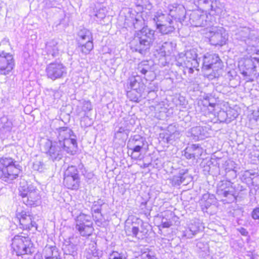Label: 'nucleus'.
I'll list each match as a JSON object with an SVG mask.
<instances>
[{
    "mask_svg": "<svg viewBox=\"0 0 259 259\" xmlns=\"http://www.w3.org/2000/svg\"><path fill=\"white\" fill-rule=\"evenodd\" d=\"M154 31L148 27H144L130 42V47L133 51L145 55L154 40Z\"/></svg>",
    "mask_w": 259,
    "mask_h": 259,
    "instance_id": "nucleus-1",
    "label": "nucleus"
},
{
    "mask_svg": "<svg viewBox=\"0 0 259 259\" xmlns=\"http://www.w3.org/2000/svg\"><path fill=\"white\" fill-rule=\"evenodd\" d=\"M22 172V167L11 157L0 158V179L8 182L17 179Z\"/></svg>",
    "mask_w": 259,
    "mask_h": 259,
    "instance_id": "nucleus-2",
    "label": "nucleus"
},
{
    "mask_svg": "<svg viewBox=\"0 0 259 259\" xmlns=\"http://www.w3.org/2000/svg\"><path fill=\"white\" fill-rule=\"evenodd\" d=\"M10 247L12 253L18 256L31 255L34 252V244L31 238L23 236L22 233L14 236Z\"/></svg>",
    "mask_w": 259,
    "mask_h": 259,
    "instance_id": "nucleus-3",
    "label": "nucleus"
},
{
    "mask_svg": "<svg viewBox=\"0 0 259 259\" xmlns=\"http://www.w3.org/2000/svg\"><path fill=\"white\" fill-rule=\"evenodd\" d=\"M137 73L138 74L137 76H132L129 78L127 83V89L143 92L145 86L144 83L141 82L140 76L144 75V77L146 80L149 79L146 77L147 74L150 75L152 73L149 62L144 61L139 63L137 68Z\"/></svg>",
    "mask_w": 259,
    "mask_h": 259,
    "instance_id": "nucleus-4",
    "label": "nucleus"
},
{
    "mask_svg": "<svg viewBox=\"0 0 259 259\" xmlns=\"http://www.w3.org/2000/svg\"><path fill=\"white\" fill-rule=\"evenodd\" d=\"M223 67V62L218 55L207 54L204 55L202 69L205 71L212 70V72L207 74L209 79L219 77L222 72Z\"/></svg>",
    "mask_w": 259,
    "mask_h": 259,
    "instance_id": "nucleus-5",
    "label": "nucleus"
},
{
    "mask_svg": "<svg viewBox=\"0 0 259 259\" xmlns=\"http://www.w3.org/2000/svg\"><path fill=\"white\" fill-rule=\"evenodd\" d=\"M189 22L193 26L204 27L207 29L215 24V19L212 15L196 10L190 13Z\"/></svg>",
    "mask_w": 259,
    "mask_h": 259,
    "instance_id": "nucleus-6",
    "label": "nucleus"
},
{
    "mask_svg": "<svg viewBox=\"0 0 259 259\" xmlns=\"http://www.w3.org/2000/svg\"><path fill=\"white\" fill-rule=\"evenodd\" d=\"M259 62L258 57L242 58L238 61V67L240 73L246 77L247 81L254 80L253 75L256 71V64Z\"/></svg>",
    "mask_w": 259,
    "mask_h": 259,
    "instance_id": "nucleus-7",
    "label": "nucleus"
},
{
    "mask_svg": "<svg viewBox=\"0 0 259 259\" xmlns=\"http://www.w3.org/2000/svg\"><path fill=\"white\" fill-rule=\"evenodd\" d=\"M63 184L69 189L77 190L80 185V176L77 167L74 165L69 166L65 170Z\"/></svg>",
    "mask_w": 259,
    "mask_h": 259,
    "instance_id": "nucleus-8",
    "label": "nucleus"
},
{
    "mask_svg": "<svg viewBox=\"0 0 259 259\" xmlns=\"http://www.w3.org/2000/svg\"><path fill=\"white\" fill-rule=\"evenodd\" d=\"M207 30L209 34V41L210 44L213 46H222L226 44L227 37L225 29L222 27L211 26Z\"/></svg>",
    "mask_w": 259,
    "mask_h": 259,
    "instance_id": "nucleus-9",
    "label": "nucleus"
},
{
    "mask_svg": "<svg viewBox=\"0 0 259 259\" xmlns=\"http://www.w3.org/2000/svg\"><path fill=\"white\" fill-rule=\"evenodd\" d=\"M46 73L48 78L55 80L65 75L67 73V69L62 63L56 61L47 65Z\"/></svg>",
    "mask_w": 259,
    "mask_h": 259,
    "instance_id": "nucleus-10",
    "label": "nucleus"
},
{
    "mask_svg": "<svg viewBox=\"0 0 259 259\" xmlns=\"http://www.w3.org/2000/svg\"><path fill=\"white\" fill-rule=\"evenodd\" d=\"M16 218L19 222L20 228L23 230H30L33 227L37 229V226L34 219L32 214L28 212L22 210L17 212Z\"/></svg>",
    "mask_w": 259,
    "mask_h": 259,
    "instance_id": "nucleus-11",
    "label": "nucleus"
},
{
    "mask_svg": "<svg viewBox=\"0 0 259 259\" xmlns=\"http://www.w3.org/2000/svg\"><path fill=\"white\" fill-rule=\"evenodd\" d=\"M14 66L13 56L10 53L2 51L0 53V74H8L13 70Z\"/></svg>",
    "mask_w": 259,
    "mask_h": 259,
    "instance_id": "nucleus-12",
    "label": "nucleus"
},
{
    "mask_svg": "<svg viewBox=\"0 0 259 259\" xmlns=\"http://www.w3.org/2000/svg\"><path fill=\"white\" fill-rule=\"evenodd\" d=\"M58 132L60 146H66L70 144L76 146V136L70 128L64 127H60Z\"/></svg>",
    "mask_w": 259,
    "mask_h": 259,
    "instance_id": "nucleus-13",
    "label": "nucleus"
},
{
    "mask_svg": "<svg viewBox=\"0 0 259 259\" xmlns=\"http://www.w3.org/2000/svg\"><path fill=\"white\" fill-rule=\"evenodd\" d=\"M79 224L76 225V228L80 234L82 236H91L94 230L92 223L89 220L90 217L87 214L79 215Z\"/></svg>",
    "mask_w": 259,
    "mask_h": 259,
    "instance_id": "nucleus-14",
    "label": "nucleus"
},
{
    "mask_svg": "<svg viewBox=\"0 0 259 259\" xmlns=\"http://www.w3.org/2000/svg\"><path fill=\"white\" fill-rule=\"evenodd\" d=\"M176 44L172 42H165L158 50V54L160 58L159 59V63L162 66H165L168 63L167 58L172 54L175 48Z\"/></svg>",
    "mask_w": 259,
    "mask_h": 259,
    "instance_id": "nucleus-15",
    "label": "nucleus"
},
{
    "mask_svg": "<svg viewBox=\"0 0 259 259\" xmlns=\"http://www.w3.org/2000/svg\"><path fill=\"white\" fill-rule=\"evenodd\" d=\"M184 61L189 62L194 65H198L197 54L195 49L188 50L185 54H179L177 58L176 64L179 67L183 66Z\"/></svg>",
    "mask_w": 259,
    "mask_h": 259,
    "instance_id": "nucleus-16",
    "label": "nucleus"
},
{
    "mask_svg": "<svg viewBox=\"0 0 259 259\" xmlns=\"http://www.w3.org/2000/svg\"><path fill=\"white\" fill-rule=\"evenodd\" d=\"M207 130V127L206 126H197L189 130L187 132L186 135L191 140L196 142L203 140L208 136Z\"/></svg>",
    "mask_w": 259,
    "mask_h": 259,
    "instance_id": "nucleus-17",
    "label": "nucleus"
},
{
    "mask_svg": "<svg viewBox=\"0 0 259 259\" xmlns=\"http://www.w3.org/2000/svg\"><path fill=\"white\" fill-rule=\"evenodd\" d=\"M46 49L48 55L56 57L63 51L64 44L61 40L52 39L46 43Z\"/></svg>",
    "mask_w": 259,
    "mask_h": 259,
    "instance_id": "nucleus-18",
    "label": "nucleus"
},
{
    "mask_svg": "<svg viewBox=\"0 0 259 259\" xmlns=\"http://www.w3.org/2000/svg\"><path fill=\"white\" fill-rule=\"evenodd\" d=\"M170 17H175L179 20H184L185 18L186 10L183 5L175 3L169 5L168 7Z\"/></svg>",
    "mask_w": 259,
    "mask_h": 259,
    "instance_id": "nucleus-19",
    "label": "nucleus"
},
{
    "mask_svg": "<svg viewBox=\"0 0 259 259\" xmlns=\"http://www.w3.org/2000/svg\"><path fill=\"white\" fill-rule=\"evenodd\" d=\"M12 127V121L7 116H3L0 118V135L9 133Z\"/></svg>",
    "mask_w": 259,
    "mask_h": 259,
    "instance_id": "nucleus-20",
    "label": "nucleus"
},
{
    "mask_svg": "<svg viewBox=\"0 0 259 259\" xmlns=\"http://www.w3.org/2000/svg\"><path fill=\"white\" fill-rule=\"evenodd\" d=\"M153 20L157 27L162 24L167 23V22H171L172 19L169 14H164L161 10H159L155 13Z\"/></svg>",
    "mask_w": 259,
    "mask_h": 259,
    "instance_id": "nucleus-21",
    "label": "nucleus"
},
{
    "mask_svg": "<svg viewBox=\"0 0 259 259\" xmlns=\"http://www.w3.org/2000/svg\"><path fill=\"white\" fill-rule=\"evenodd\" d=\"M194 4L205 9L208 11H214L217 12L214 5L216 4L215 0H194Z\"/></svg>",
    "mask_w": 259,
    "mask_h": 259,
    "instance_id": "nucleus-22",
    "label": "nucleus"
},
{
    "mask_svg": "<svg viewBox=\"0 0 259 259\" xmlns=\"http://www.w3.org/2000/svg\"><path fill=\"white\" fill-rule=\"evenodd\" d=\"M78 43L92 40V33L89 30L83 28L80 29L77 34Z\"/></svg>",
    "mask_w": 259,
    "mask_h": 259,
    "instance_id": "nucleus-23",
    "label": "nucleus"
},
{
    "mask_svg": "<svg viewBox=\"0 0 259 259\" xmlns=\"http://www.w3.org/2000/svg\"><path fill=\"white\" fill-rule=\"evenodd\" d=\"M156 27L162 34H168L175 30L172 20H171V22H167V23L162 24L160 26Z\"/></svg>",
    "mask_w": 259,
    "mask_h": 259,
    "instance_id": "nucleus-24",
    "label": "nucleus"
},
{
    "mask_svg": "<svg viewBox=\"0 0 259 259\" xmlns=\"http://www.w3.org/2000/svg\"><path fill=\"white\" fill-rule=\"evenodd\" d=\"M107 10L105 7L96 8L94 11L93 16L94 19L97 21H100L105 18Z\"/></svg>",
    "mask_w": 259,
    "mask_h": 259,
    "instance_id": "nucleus-25",
    "label": "nucleus"
},
{
    "mask_svg": "<svg viewBox=\"0 0 259 259\" xmlns=\"http://www.w3.org/2000/svg\"><path fill=\"white\" fill-rule=\"evenodd\" d=\"M250 30L248 28L243 27L240 30H238V32L236 34L237 38L240 39L242 41H244L247 44V41L249 39V34Z\"/></svg>",
    "mask_w": 259,
    "mask_h": 259,
    "instance_id": "nucleus-26",
    "label": "nucleus"
},
{
    "mask_svg": "<svg viewBox=\"0 0 259 259\" xmlns=\"http://www.w3.org/2000/svg\"><path fill=\"white\" fill-rule=\"evenodd\" d=\"M78 43L80 47L81 52L87 54L93 49V44L92 40L85 41Z\"/></svg>",
    "mask_w": 259,
    "mask_h": 259,
    "instance_id": "nucleus-27",
    "label": "nucleus"
},
{
    "mask_svg": "<svg viewBox=\"0 0 259 259\" xmlns=\"http://www.w3.org/2000/svg\"><path fill=\"white\" fill-rule=\"evenodd\" d=\"M142 92H143L135 91L134 90L127 91V96L131 101L139 102L140 101Z\"/></svg>",
    "mask_w": 259,
    "mask_h": 259,
    "instance_id": "nucleus-28",
    "label": "nucleus"
},
{
    "mask_svg": "<svg viewBox=\"0 0 259 259\" xmlns=\"http://www.w3.org/2000/svg\"><path fill=\"white\" fill-rule=\"evenodd\" d=\"M198 65H194L193 64H191L189 62H186L184 61L183 63V66H181L183 69V71L184 74H186L188 72L189 74H192L194 72V68H195Z\"/></svg>",
    "mask_w": 259,
    "mask_h": 259,
    "instance_id": "nucleus-29",
    "label": "nucleus"
},
{
    "mask_svg": "<svg viewBox=\"0 0 259 259\" xmlns=\"http://www.w3.org/2000/svg\"><path fill=\"white\" fill-rule=\"evenodd\" d=\"M48 249L49 253L50 255L46 257L45 259H61L60 257L57 256V254H58V249L56 246H50Z\"/></svg>",
    "mask_w": 259,
    "mask_h": 259,
    "instance_id": "nucleus-30",
    "label": "nucleus"
},
{
    "mask_svg": "<svg viewBox=\"0 0 259 259\" xmlns=\"http://www.w3.org/2000/svg\"><path fill=\"white\" fill-rule=\"evenodd\" d=\"M246 51H247L248 54H251V55H256L257 56L259 57V49L255 47L254 46H248Z\"/></svg>",
    "mask_w": 259,
    "mask_h": 259,
    "instance_id": "nucleus-31",
    "label": "nucleus"
},
{
    "mask_svg": "<svg viewBox=\"0 0 259 259\" xmlns=\"http://www.w3.org/2000/svg\"><path fill=\"white\" fill-rule=\"evenodd\" d=\"M92 123L91 119L88 116L83 117L80 120V124L82 126L87 127L91 125Z\"/></svg>",
    "mask_w": 259,
    "mask_h": 259,
    "instance_id": "nucleus-32",
    "label": "nucleus"
},
{
    "mask_svg": "<svg viewBox=\"0 0 259 259\" xmlns=\"http://www.w3.org/2000/svg\"><path fill=\"white\" fill-rule=\"evenodd\" d=\"M146 9L150 10L152 6L149 0H141L140 3L138 5Z\"/></svg>",
    "mask_w": 259,
    "mask_h": 259,
    "instance_id": "nucleus-33",
    "label": "nucleus"
},
{
    "mask_svg": "<svg viewBox=\"0 0 259 259\" xmlns=\"http://www.w3.org/2000/svg\"><path fill=\"white\" fill-rule=\"evenodd\" d=\"M82 110L86 112L89 111L92 109L91 103L89 101H83L82 103Z\"/></svg>",
    "mask_w": 259,
    "mask_h": 259,
    "instance_id": "nucleus-34",
    "label": "nucleus"
},
{
    "mask_svg": "<svg viewBox=\"0 0 259 259\" xmlns=\"http://www.w3.org/2000/svg\"><path fill=\"white\" fill-rule=\"evenodd\" d=\"M251 217L254 220L259 219V207H256L253 209Z\"/></svg>",
    "mask_w": 259,
    "mask_h": 259,
    "instance_id": "nucleus-35",
    "label": "nucleus"
},
{
    "mask_svg": "<svg viewBox=\"0 0 259 259\" xmlns=\"http://www.w3.org/2000/svg\"><path fill=\"white\" fill-rule=\"evenodd\" d=\"M171 225H172L171 222L170 221H166V222H162L161 224L158 226V227L159 229L168 228L170 226H171Z\"/></svg>",
    "mask_w": 259,
    "mask_h": 259,
    "instance_id": "nucleus-36",
    "label": "nucleus"
},
{
    "mask_svg": "<svg viewBox=\"0 0 259 259\" xmlns=\"http://www.w3.org/2000/svg\"><path fill=\"white\" fill-rule=\"evenodd\" d=\"M122 134L123 137L126 138L127 137V132L122 127H120L118 131L115 134V135H117L118 134Z\"/></svg>",
    "mask_w": 259,
    "mask_h": 259,
    "instance_id": "nucleus-37",
    "label": "nucleus"
},
{
    "mask_svg": "<svg viewBox=\"0 0 259 259\" xmlns=\"http://www.w3.org/2000/svg\"><path fill=\"white\" fill-rule=\"evenodd\" d=\"M132 231L133 236L134 237H137L139 232V229L138 227H133L132 228Z\"/></svg>",
    "mask_w": 259,
    "mask_h": 259,
    "instance_id": "nucleus-38",
    "label": "nucleus"
},
{
    "mask_svg": "<svg viewBox=\"0 0 259 259\" xmlns=\"http://www.w3.org/2000/svg\"><path fill=\"white\" fill-rule=\"evenodd\" d=\"M141 147H135L134 148H131L130 150L132 152H139Z\"/></svg>",
    "mask_w": 259,
    "mask_h": 259,
    "instance_id": "nucleus-39",
    "label": "nucleus"
},
{
    "mask_svg": "<svg viewBox=\"0 0 259 259\" xmlns=\"http://www.w3.org/2000/svg\"><path fill=\"white\" fill-rule=\"evenodd\" d=\"M52 0H46V4L49 7H55V4H52V5H50L49 4V2H50Z\"/></svg>",
    "mask_w": 259,
    "mask_h": 259,
    "instance_id": "nucleus-40",
    "label": "nucleus"
},
{
    "mask_svg": "<svg viewBox=\"0 0 259 259\" xmlns=\"http://www.w3.org/2000/svg\"><path fill=\"white\" fill-rule=\"evenodd\" d=\"M219 115H221V116H225L227 115V113H226V112L223 111H220V113H219Z\"/></svg>",
    "mask_w": 259,
    "mask_h": 259,
    "instance_id": "nucleus-41",
    "label": "nucleus"
},
{
    "mask_svg": "<svg viewBox=\"0 0 259 259\" xmlns=\"http://www.w3.org/2000/svg\"><path fill=\"white\" fill-rule=\"evenodd\" d=\"M139 139H141L142 140V138L141 137H140L139 136H135L134 139H133V140H135L136 142V141H139Z\"/></svg>",
    "mask_w": 259,
    "mask_h": 259,
    "instance_id": "nucleus-42",
    "label": "nucleus"
},
{
    "mask_svg": "<svg viewBox=\"0 0 259 259\" xmlns=\"http://www.w3.org/2000/svg\"><path fill=\"white\" fill-rule=\"evenodd\" d=\"M20 195L22 197H25L27 196V194L24 193H21Z\"/></svg>",
    "mask_w": 259,
    "mask_h": 259,
    "instance_id": "nucleus-43",
    "label": "nucleus"
},
{
    "mask_svg": "<svg viewBox=\"0 0 259 259\" xmlns=\"http://www.w3.org/2000/svg\"><path fill=\"white\" fill-rule=\"evenodd\" d=\"M7 43H8V41L7 40H3L0 44V46H1L3 44H5Z\"/></svg>",
    "mask_w": 259,
    "mask_h": 259,
    "instance_id": "nucleus-44",
    "label": "nucleus"
},
{
    "mask_svg": "<svg viewBox=\"0 0 259 259\" xmlns=\"http://www.w3.org/2000/svg\"><path fill=\"white\" fill-rule=\"evenodd\" d=\"M53 93L54 96H55L57 94H59V92L57 91H53Z\"/></svg>",
    "mask_w": 259,
    "mask_h": 259,
    "instance_id": "nucleus-45",
    "label": "nucleus"
},
{
    "mask_svg": "<svg viewBox=\"0 0 259 259\" xmlns=\"http://www.w3.org/2000/svg\"><path fill=\"white\" fill-rule=\"evenodd\" d=\"M228 194H229V192H228V191H225V192H224V195L225 196H227L228 195Z\"/></svg>",
    "mask_w": 259,
    "mask_h": 259,
    "instance_id": "nucleus-46",
    "label": "nucleus"
},
{
    "mask_svg": "<svg viewBox=\"0 0 259 259\" xmlns=\"http://www.w3.org/2000/svg\"><path fill=\"white\" fill-rule=\"evenodd\" d=\"M114 259H125L124 258H122V257H114Z\"/></svg>",
    "mask_w": 259,
    "mask_h": 259,
    "instance_id": "nucleus-47",
    "label": "nucleus"
},
{
    "mask_svg": "<svg viewBox=\"0 0 259 259\" xmlns=\"http://www.w3.org/2000/svg\"><path fill=\"white\" fill-rule=\"evenodd\" d=\"M173 126L172 125H169L168 127V129H170L171 128H172Z\"/></svg>",
    "mask_w": 259,
    "mask_h": 259,
    "instance_id": "nucleus-48",
    "label": "nucleus"
},
{
    "mask_svg": "<svg viewBox=\"0 0 259 259\" xmlns=\"http://www.w3.org/2000/svg\"><path fill=\"white\" fill-rule=\"evenodd\" d=\"M191 146H199V145H196V144H192Z\"/></svg>",
    "mask_w": 259,
    "mask_h": 259,
    "instance_id": "nucleus-49",
    "label": "nucleus"
},
{
    "mask_svg": "<svg viewBox=\"0 0 259 259\" xmlns=\"http://www.w3.org/2000/svg\"><path fill=\"white\" fill-rule=\"evenodd\" d=\"M135 146H139L138 144L135 143Z\"/></svg>",
    "mask_w": 259,
    "mask_h": 259,
    "instance_id": "nucleus-50",
    "label": "nucleus"
},
{
    "mask_svg": "<svg viewBox=\"0 0 259 259\" xmlns=\"http://www.w3.org/2000/svg\"><path fill=\"white\" fill-rule=\"evenodd\" d=\"M209 105H210V106H213V104H210H210H209Z\"/></svg>",
    "mask_w": 259,
    "mask_h": 259,
    "instance_id": "nucleus-51",
    "label": "nucleus"
},
{
    "mask_svg": "<svg viewBox=\"0 0 259 259\" xmlns=\"http://www.w3.org/2000/svg\"><path fill=\"white\" fill-rule=\"evenodd\" d=\"M57 256H58V257H60L59 256V253L57 254Z\"/></svg>",
    "mask_w": 259,
    "mask_h": 259,
    "instance_id": "nucleus-52",
    "label": "nucleus"
}]
</instances>
